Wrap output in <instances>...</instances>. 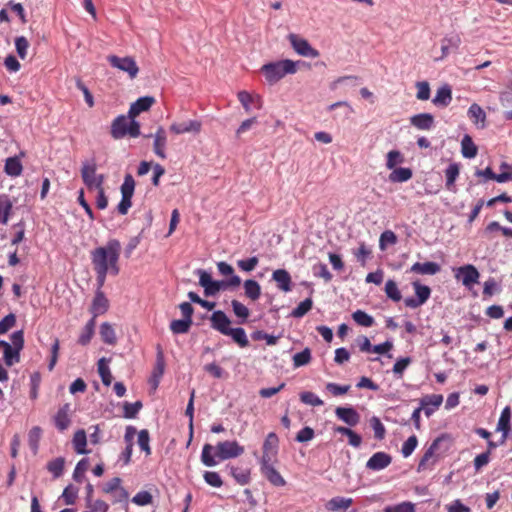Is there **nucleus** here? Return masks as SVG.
<instances>
[{
  "instance_id": "1",
  "label": "nucleus",
  "mask_w": 512,
  "mask_h": 512,
  "mask_svg": "<svg viewBox=\"0 0 512 512\" xmlns=\"http://www.w3.org/2000/svg\"><path fill=\"white\" fill-rule=\"evenodd\" d=\"M120 252L121 243L117 239H111L105 246L95 248L91 252L93 269L108 271L113 276L118 275Z\"/></svg>"
},
{
  "instance_id": "2",
  "label": "nucleus",
  "mask_w": 512,
  "mask_h": 512,
  "mask_svg": "<svg viewBox=\"0 0 512 512\" xmlns=\"http://www.w3.org/2000/svg\"><path fill=\"white\" fill-rule=\"evenodd\" d=\"M261 72L269 85H274L289 74L297 72L296 62L290 59L269 62L261 67Z\"/></svg>"
},
{
  "instance_id": "3",
  "label": "nucleus",
  "mask_w": 512,
  "mask_h": 512,
  "mask_svg": "<svg viewBox=\"0 0 512 512\" xmlns=\"http://www.w3.org/2000/svg\"><path fill=\"white\" fill-rule=\"evenodd\" d=\"M11 344L8 343L3 351V360L6 366L11 367L20 361V352L24 347V332L17 330L10 336Z\"/></svg>"
},
{
  "instance_id": "4",
  "label": "nucleus",
  "mask_w": 512,
  "mask_h": 512,
  "mask_svg": "<svg viewBox=\"0 0 512 512\" xmlns=\"http://www.w3.org/2000/svg\"><path fill=\"white\" fill-rule=\"evenodd\" d=\"M107 60L113 68L127 73L130 79H135L139 73V67L136 61L130 56L119 57L116 55H109Z\"/></svg>"
},
{
  "instance_id": "5",
  "label": "nucleus",
  "mask_w": 512,
  "mask_h": 512,
  "mask_svg": "<svg viewBox=\"0 0 512 512\" xmlns=\"http://www.w3.org/2000/svg\"><path fill=\"white\" fill-rule=\"evenodd\" d=\"M454 277L461 281L463 286L471 289L479 282L480 273L474 265L466 264L454 269Z\"/></svg>"
},
{
  "instance_id": "6",
  "label": "nucleus",
  "mask_w": 512,
  "mask_h": 512,
  "mask_svg": "<svg viewBox=\"0 0 512 512\" xmlns=\"http://www.w3.org/2000/svg\"><path fill=\"white\" fill-rule=\"evenodd\" d=\"M216 456L219 460L236 458L244 453V447L237 441L219 442L216 447Z\"/></svg>"
},
{
  "instance_id": "7",
  "label": "nucleus",
  "mask_w": 512,
  "mask_h": 512,
  "mask_svg": "<svg viewBox=\"0 0 512 512\" xmlns=\"http://www.w3.org/2000/svg\"><path fill=\"white\" fill-rule=\"evenodd\" d=\"M287 38L297 54L309 58H317L319 56V51L313 48L306 39L299 35L291 33Z\"/></svg>"
},
{
  "instance_id": "8",
  "label": "nucleus",
  "mask_w": 512,
  "mask_h": 512,
  "mask_svg": "<svg viewBox=\"0 0 512 512\" xmlns=\"http://www.w3.org/2000/svg\"><path fill=\"white\" fill-rule=\"evenodd\" d=\"M412 285L415 290L416 298L407 297L404 299V304L408 308L415 309L426 303V301L430 298L431 289L426 285H422L418 281L413 282Z\"/></svg>"
},
{
  "instance_id": "9",
  "label": "nucleus",
  "mask_w": 512,
  "mask_h": 512,
  "mask_svg": "<svg viewBox=\"0 0 512 512\" xmlns=\"http://www.w3.org/2000/svg\"><path fill=\"white\" fill-rule=\"evenodd\" d=\"M81 176L85 185L89 188H100L104 182V176L96 173L95 163H84L81 168Z\"/></svg>"
},
{
  "instance_id": "10",
  "label": "nucleus",
  "mask_w": 512,
  "mask_h": 512,
  "mask_svg": "<svg viewBox=\"0 0 512 512\" xmlns=\"http://www.w3.org/2000/svg\"><path fill=\"white\" fill-rule=\"evenodd\" d=\"M144 137H153L154 154L162 160L167 158V133L163 126H158L154 134H148L145 135Z\"/></svg>"
},
{
  "instance_id": "11",
  "label": "nucleus",
  "mask_w": 512,
  "mask_h": 512,
  "mask_svg": "<svg viewBox=\"0 0 512 512\" xmlns=\"http://www.w3.org/2000/svg\"><path fill=\"white\" fill-rule=\"evenodd\" d=\"M279 439L274 432H270L263 443V454L260 462H274L278 453Z\"/></svg>"
},
{
  "instance_id": "12",
  "label": "nucleus",
  "mask_w": 512,
  "mask_h": 512,
  "mask_svg": "<svg viewBox=\"0 0 512 512\" xmlns=\"http://www.w3.org/2000/svg\"><path fill=\"white\" fill-rule=\"evenodd\" d=\"M440 444V438L435 439L430 446L425 450L422 458L418 463L417 470L418 472L431 469L436 463L437 459L435 457V452L438 449Z\"/></svg>"
},
{
  "instance_id": "13",
  "label": "nucleus",
  "mask_w": 512,
  "mask_h": 512,
  "mask_svg": "<svg viewBox=\"0 0 512 512\" xmlns=\"http://www.w3.org/2000/svg\"><path fill=\"white\" fill-rule=\"evenodd\" d=\"M109 308V301L102 290L95 291L94 298L90 306L92 318L96 321L98 316L105 314Z\"/></svg>"
},
{
  "instance_id": "14",
  "label": "nucleus",
  "mask_w": 512,
  "mask_h": 512,
  "mask_svg": "<svg viewBox=\"0 0 512 512\" xmlns=\"http://www.w3.org/2000/svg\"><path fill=\"white\" fill-rule=\"evenodd\" d=\"M71 405L66 403L62 405L53 416V422L58 431L63 432L71 425Z\"/></svg>"
},
{
  "instance_id": "15",
  "label": "nucleus",
  "mask_w": 512,
  "mask_h": 512,
  "mask_svg": "<svg viewBox=\"0 0 512 512\" xmlns=\"http://www.w3.org/2000/svg\"><path fill=\"white\" fill-rule=\"evenodd\" d=\"M260 470L264 477L274 486L283 487L286 485V480L274 468L273 462H260Z\"/></svg>"
},
{
  "instance_id": "16",
  "label": "nucleus",
  "mask_w": 512,
  "mask_h": 512,
  "mask_svg": "<svg viewBox=\"0 0 512 512\" xmlns=\"http://www.w3.org/2000/svg\"><path fill=\"white\" fill-rule=\"evenodd\" d=\"M240 284L241 278L238 275H232V277L224 281L212 280L211 284L208 287H206L204 294L205 296H213L216 295L222 289L228 287H238Z\"/></svg>"
},
{
  "instance_id": "17",
  "label": "nucleus",
  "mask_w": 512,
  "mask_h": 512,
  "mask_svg": "<svg viewBox=\"0 0 512 512\" xmlns=\"http://www.w3.org/2000/svg\"><path fill=\"white\" fill-rule=\"evenodd\" d=\"M392 457L386 452L374 453L366 462V468L372 471H380L388 467Z\"/></svg>"
},
{
  "instance_id": "18",
  "label": "nucleus",
  "mask_w": 512,
  "mask_h": 512,
  "mask_svg": "<svg viewBox=\"0 0 512 512\" xmlns=\"http://www.w3.org/2000/svg\"><path fill=\"white\" fill-rule=\"evenodd\" d=\"M210 323L211 327L221 333L222 335H225L228 330L231 328V320L229 317L221 310L214 311L212 315L210 316Z\"/></svg>"
},
{
  "instance_id": "19",
  "label": "nucleus",
  "mask_w": 512,
  "mask_h": 512,
  "mask_svg": "<svg viewBox=\"0 0 512 512\" xmlns=\"http://www.w3.org/2000/svg\"><path fill=\"white\" fill-rule=\"evenodd\" d=\"M335 415L350 427H354L360 422V414L353 407H337Z\"/></svg>"
},
{
  "instance_id": "20",
  "label": "nucleus",
  "mask_w": 512,
  "mask_h": 512,
  "mask_svg": "<svg viewBox=\"0 0 512 512\" xmlns=\"http://www.w3.org/2000/svg\"><path fill=\"white\" fill-rule=\"evenodd\" d=\"M155 103V98L152 96H143L138 98L130 105L128 114L130 118H135L140 113L148 111Z\"/></svg>"
},
{
  "instance_id": "21",
  "label": "nucleus",
  "mask_w": 512,
  "mask_h": 512,
  "mask_svg": "<svg viewBox=\"0 0 512 512\" xmlns=\"http://www.w3.org/2000/svg\"><path fill=\"white\" fill-rule=\"evenodd\" d=\"M130 121L129 114L117 116L111 124V136L114 139H122L127 136L128 123Z\"/></svg>"
},
{
  "instance_id": "22",
  "label": "nucleus",
  "mask_w": 512,
  "mask_h": 512,
  "mask_svg": "<svg viewBox=\"0 0 512 512\" xmlns=\"http://www.w3.org/2000/svg\"><path fill=\"white\" fill-rule=\"evenodd\" d=\"M25 156L24 152H20L19 155L8 157L5 160L4 172L10 177H18L23 172V165L21 158Z\"/></svg>"
},
{
  "instance_id": "23",
  "label": "nucleus",
  "mask_w": 512,
  "mask_h": 512,
  "mask_svg": "<svg viewBox=\"0 0 512 512\" xmlns=\"http://www.w3.org/2000/svg\"><path fill=\"white\" fill-rule=\"evenodd\" d=\"M202 124L198 120H189L182 123H172L170 125V131L174 134H184V133H199L201 131Z\"/></svg>"
},
{
  "instance_id": "24",
  "label": "nucleus",
  "mask_w": 512,
  "mask_h": 512,
  "mask_svg": "<svg viewBox=\"0 0 512 512\" xmlns=\"http://www.w3.org/2000/svg\"><path fill=\"white\" fill-rule=\"evenodd\" d=\"M443 396L441 394L426 395L420 400L424 414L430 417L442 404Z\"/></svg>"
},
{
  "instance_id": "25",
  "label": "nucleus",
  "mask_w": 512,
  "mask_h": 512,
  "mask_svg": "<svg viewBox=\"0 0 512 512\" xmlns=\"http://www.w3.org/2000/svg\"><path fill=\"white\" fill-rule=\"evenodd\" d=\"M272 280L276 282L278 289L283 292L292 290V279L289 272L285 269H277L272 273Z\"/></svg>"
},
{
  "instance_id": "26",
  "label": "nucleus",
  "mask_w": 512,
  "mask_h": 512,
  "mask_svg": "<svg viewBox=\"0 0 512 512\" xmlns=\"http://www.w3.org/2000/svg\"><path fill=\"white\" fill-rule=\"evenodd\" d=\"M410 123L419 130H430L434 126V117L430 113H420L412 116Z\"/></svg>"
},
{
  "instance_id": "27",
  "label": "nucleus",
  "mask_w": 512,
  "mask_h": 512,
  "mask_svg": "<svg viewBox=\"0 0 512 512\" xmlns=\"http://www.w3.org/2000/svg\"><path fill=\"white\" fill-rule=\"evenodd\" d=\"M440 270H441V267L436 262H425V263L416 262L410 268L411 272L420 274V275H435V274L439 273Z\"/></svg>"
},
{
  "instance_id": "28",
  "label": "nucleus",
  "mask_w": 512,
  "mask_h": 512,
  "mask_svg": "<svg viewBox=\"0 0 512 512\" xmlns=\"http://www.w3.org/2000/svg\"><path fill=\"white\" fill-rule=\"evenodd\" d=\"M452 101V90L449 85H443L438 88L436 95L432 99L434 105L439 107H447Z\"/></svg>"
},
{
  "instance_id": "29",
  "label": "nucleus",
  "mask_w": 512,
  "mask_h": 512,
  "mask_svg": "<svg viewBox=\"0 0 512 512\" xmlns=\"http://www.w3.org/2000/svg\"><path fill=\"white\" fill-rule=\"evenodd\" d=\"M237 97L246 112H250L252 104H254L257 108L262 107V100L259 95H252L249 92L243 90L238 92Z\"/></svg>"
},
{
  "instance_id": "30",
  "label": "nucleus",
  "mask_w": 512,
  "mask_h": 512,
  "mask_svg": "<svg viewBox=\"0 0 512 512\" xmlns=\"http://www.w3.org/2000/svg\"><path fill=\"white\" fill-rule=\"evenodd\" d=\"M413 176V172L408 167H398L392 169V172L389 174V181L392 183H403L410 180Z\"/></svg>"
},
{
  "instance_id": "31",
  "label": "nucleus",
  "mask_w": 512,
  "mask_h": 512,
  "mask_svg": "<svg viewBox=\"0 0 512 512\" xmlns=\"http://www.w3.org/2000/svg\"><path fill=\"white\" fill-rule=\"evenodd\" d=\"M352 503L353 500L351 498L336 496L326 503V508L329 511H345L352 505Z\"/></svg>"
},
{
  "instance_id": "32",
  "label": "nucleus",
  "mask_w": 512,
  "mask_h": 512,
  "mask_svg": "<svg viewBox=\"0 0 512 512\" xmlns=\"http://www.w3.org/2000/svg\"><path fill=\"white\" fill-rule=\"evenodd\" d=\"M244 293L247 298L252 301H256L261 296V286L253 279L245 280L243 283Z\"/></svg>"
},
{
  "instance_id": "33",
  "label": "nucleus",
  "mask_w": 512,
  "mask_h": 512,
  "mask_svg": "<svg viewBox=\"0 0 512 512\" xmlns=\"http://www.w3.org/2000/svg\"><path fill=\"white\" fill-rule=\"evenodd\" d=\"M74 450L77 454H87L89 451L86 449L87 436L83 429H79L74 433L72 439Z\"/></svg>"
},
{
  "instance_id": "34",
  "label": "nucleus",
  "mask_w": 512,
  "mask_h": 512,
  "mask_svg": "<svg viewBox=\"0 0 512 512\" xmlns=\"http://www.w3.org/2000/svg\"><path fill=\"white\" fill-rule=\"evenodd\" d=\"M478 148L470 135L465 134L461 140V153L464 158H474L477 155Z\"/></svg>"
},
{
  "instance_id": "35",
  "label": "nucleus",
  "mask_w": 512,
  "mask_h": 512,
  "mask_svg": "<svg viewBox=\"0 0 512 512\" xmlns=\"http://www.w3.org/2000/svg\"><path fill=\"white\" fill-rule=\"evenodd\" d=\"M225 336H230L232 340L239 345L241 348H245L249 345V340L246 332L241 327L230 328Z\"/></svg>"
},
{
  "instance_id": "36",
  "label": "nucleus",
  "mask_w": 512,
  "mask_h": 512,
  "mask_svg": "<svg viewBox=\"0 0 512 512\" xmlns=\"http://www.w3.org/2000/svg\"><path fill=\"white\" fill-rule=\"evenodd\" d=\"M334 432L347 436L348 440H349V444L351 446H353L354 448L360 447V445L362 443L361 436L348 427L336 426V427H334Z\"/></svg>"
},
{
  "instance_id": "37",
  "label": "nucleus",
  "mask_w": 512,
  "mask_h": 512,
  "mask_svg": "<svg viewBox=\"0 0 512 512\" xmlns=\"http://www.w3.org/2000/svg\"><path fill=\"white\" fill-rule=\"evenodd\" d=\"M216 450L211 444H205L201 452V461L207 467H213L217 465Z\"/></svg>"
},
{
  "instance_id": "38",
  "label": "nucleus",
  "mask_w": 512,
  "mask_h": 512,
  "mask_svg": "<svg viewBox=\"0 0 512 512\" xmlns=\"http://www.w3.org/2000/svg\"><path fill=\"white\" fill-rule=\"evenodd\" d=\"M12 202L8 195L0 194V222L2 224H7L11 210H12Z\"/></svg>"
},
{
  "instance_id": "39",
  "label": "nucleus",
  "mask_w": 512,
  "mask_h": 512,
  "mask_svg": "<svg viewBox=\"0 0 512 512\" xmlns=\"http://www.w3.org/2000/svg\"><path fill=\"white\" fill-rule=\"evenodd\" d=\"M468 117L472 120L474 124H482V127L485 126L486 113L481 108L480 105L473 103L468 109Z\"/></svg>"
},
{
  "instance_id": "40",
  "label": "nucleus",
  "mask_w": 512,
  "mask_h": 512,
  "mask_svg": "<svg viewBox=\"0 0 512 512\" xmlns=\"http://www.w3.org/2000/svg\"><path fill=\"white\" fill-rule=\"evenodd\" d=\"M95 325H96V321L94 319H90L86 323V325L84 326V328L78 338V343L80 345L86 346L90 343V341L94 335Z\"/></svg>"
},
{
  "instance_id": "41",
  "label": "nucleus",
  "mask_w": 512,
  "mask_h": 512,
  "mask_svg": "<svg viewBox=\"0 0 512 512\" xmlns=\"http://www.w3.org/2000/svg\"><path fill=\"white\" fill-rule=\"evenodd\" d=\"M100 335L104 343L114 345L117 341L115 330L108 322H104L100 326Z\"/></svg>"
},
{
  "instance_id": "42",
  "label": "nucleus",
  "mask_w": 512,
  "mask_h": 512,
  "mask_svg": "<svg viewBox=\"0 0 512 512\" xmlns=\"http://www.w3.org/2000/svg\"><path fill=\"white\" fill-rule=\"evenodd\" d=\"M511 408L506 406L499 417L496 430L499 432L510 431Z\"/></svg>"
},
{
  "instance_id": "43",
  "label": "nucleus",
  "mask_w": 512,
  "mask_h": 512,
  "mask_svg": "<svg viewBox=\"0 0 512 512\" xmlns=\"http://www.w3.org/2000/svg\"><path fill=\"white\" fill-rule=\"evenodd\" d=\"M231 306L235 316L240 319L239 324L245 323L250 314L249 309L238 300H232Z\"/></svg>"
},
{
  "instance_id": "44",
  "label": "nucleus",
  "mask_w": 512,
  "mask_h": 512,
  "mask_svg": "<svg viewBox=\"0 0 512 512\" xmlns=\"http://www.w3.org/2000/svg\"><path fill=\"white\" fill-rule=\"evenodd\" d=\"M459 176V166L456 163H451L445 169L446 187L448 190H453L454 183Z\"/></svg>"
},
{
  "instance_id": "45",
  "label": "nucleus",
  "mask_w": 512,
  "mask_h": 512,
  "mask_svg": "<svg viewBox=\"0 0 512 512\" xmlns=\"http://www.w3.org/2000/svg\"><path fill=\"white\" fill-rule=\"evenodd\" d=\"M64 464V458L57 457L47 463V470L53 475L54 478H59L64 472Z\"/></svg>"
},
{
  "instance_id": "46",
  "label": "nucleus",
  "mask_w": 512,
  "mask_h": 512,
  "mask_svg": "<svg viewBox=\"0 0 512 512\" xmlns=\"http://www.w3.org/2000/svg\"><path fill=\"white\" fill-rule=\"evenodd\" d=\"M191 325L192 320L189 319L173 320L170 323V330L173 334H185L189 331Z\"/></svg>"
},
{
  "instance_id": "47",
  "label": "nucleus",
  "mask_w": 512,
  "mask_h": 512,
  "mask_svg": "<svg viewBox=\"0 0 512 512\" xmlns=\"http://www.w3.org/2000/svg\"><path fill=\"white\" fill-rule=\"evenodd\" d=\"M98 372L101 377L102 383L105 386H110L112 383V374L105 358H101L98 361Z\"/></svg>"
},
{
  "instance_id": "48",
  "label": "nucleus",
  "mask_w": 512,
  "mask_h": 512,
  "mask_svg": "<svg viewBox=\"0 0 512 512\" xmlns=\"http://www.w3.org/2000/svg\"><path fill=\"white\" fill-rule=\"evenodd\" d=\"M312 359L311 350L309 348H305L301 352L294 354L293 356V367L299 368L305 366L310 363Z\"/></svg>"
},
{
  "instance_id": "49",
  "label": "nucleus",
  "mask_w": 512,
  "mask_h": 512,
  "mask_svg": "<svg viewBox=\"0 0 512 512\" xmlns=\"http://www.w3.org/2000/svg\"><path fill=\"white\" fill-rule=\"evenodd\" d=\"M312 306H313L312 299L306 298L305 300L300 302L297 307H295L292 310L290 315L294 318H302L304 315H306L312 309Z\"/></svg>"
},
{
  "instance_id": "50",
  "label": "nucleus",
  "mask_w": 512,
  "mask_h": 512,
  "mask_svg": "<svg viewBox=\"0 0 512 512\" xmlns=\"http://www.w3.org/2000/svg\"><path fill=\"white\" fill-rule=\"evenodd\" d=\"M352 318L358 325L363 327H371L374 324V318L363 310L353 312Z\"/></svg>"
},
{
  "instance_id": "51",
  "label": "nucleus",
  "mask_w": 512,
  "mask_h": 512,
  "mask_svg": "<svg viewBox=\"0 0 512 512\" xmlns=\"http://www.w3.org/2000/svg\"><path fill=\"white\" fill-rule=\"evenodd\" d=\"M404 162V156L398 150H391L386 155V167L389 170L394 169L398 164Z\"/></svg>"
},
{
  "instance_id": "52",
  "label": "nucleus",
  "mask_w": 512,
  "mask_h": 512,
  "mask_svg": "<svg viewBox=\"0 0 512 512\" xmlns=\"http://www.w3.org/2000/svg\"><path fill=\"white\" fill-rule=\"evenodd\" d=\"M385 293L388 298L394 302H399L402 299L400 290L398 289L397 283L394 280H388L385 283Z\"/></svg>"
},
{
  "instance_id": "53",
  "label": "nucleus",
  "mask_w": 512,
  "mask_h": 512,
  "mask_svg": "<svg viewBox=\"0 0 512 512\" xmlns=\"http://www.w3.org/2000/svg\"><path fill=\"white\" fill-rule=\"evenodd\" d=\"M138 445L140 449L145 453L146 456H149L151 454V448H150V435L148 430L143 429L139 431L138 433Z\"/></svg>"
},
{
  "instance_id": "54",
  "label": "nucleus",
  "mask_w": 512,
  "mask_h": 512,
  "mask_svg": "<svg viewBox=\"0 0 512 512\" xmlns=\"http://www.w3.org/2000/svg\"><path fill=\"white\" fill-rule=\"evenodd\" d=\"M370 426L374 431V437L377 440H383L386 434V429L381 420L377 416L370 419Z\"/></svg>"
},
{
  "instance_id": "55",
  "label": "nucleus",
  "mask_w": 512,
  "mask_h": 512,
  "mask_svg": "<svg viewBox=\"0 0 512 512\" xmlns=\"http://www.w3.org/2000/svg\"><path fill=\"white\" fill-rule=\"evenodd\" d=\"M89 467V460L87 458L81 459L77 464L73 472V479L76 482H82L85 477V472Z\"/></svg>"
},
{
  "instance_id": "56",
  "label": "nucleus",
  "mask_w": 512,
  "mask_h": 512,
  "mask_svg": "<svg viewBox=\"0 0 512 512\" xmlns=\"http://www.w3.org/2000/svg\"><path fill=\"white\" fill-rule=\"evenodd\" d=\"M135 190V181L131 174H126L124 181L121 185V195L126 197H133Z\"/></svg>"
},
{
  "instance_id": "57",
  "label": "nucleus",
  "mask_w": 512,
  "mask_h": 512,
  "mask_svg": "<svg viewBox=\"0 0 512 512\" xmlns=\"http://www.w3.org/2000/svg\"><path fill=\"white\" fill-rule=\"evenodd\" d=\"M353 254L357 261L364 266L367 260L371 257L372 251L365 243H361L359 248L355 250Z\"/></svg>"
},
{
  "instance_id": "58",
  "label": "nucleus",
  "mask_w": 512,
  "mask_h": 512,
  "mask_svg": "<svg viewBox=\"0 0 512 512\" xmlns=\"http://www.w3.org/2000/svg\"><path fill=\"white\" fill-rule=\"evenodd\" d=\"M142 408V403L140 401H136L134 403L126 402L123 407V415L127 419L135 418Z\"/></svg>"
},
{
  "instance_id": "59",
  "label": "nucleus",
  "mask_w": 512,
  "mask_h": 512,
  "mask_svg": "<svg viewBox=\"0 0 512 512\" xmlns=\"http://www.w3.org/2000/svg\"><path fill=\"white\" fill-rule=\"evenodd\" d=\"M300 400L307 405L314 407L322 406L324 402L313 392L305 391L300 394Z\"/></svg>"
},
{
  "instance_id": "60",
  "label": "nucleus",
  "mask_w": 512,
  "mask_h": 512,
  "mask_svg": "<svg viewBox=\"0 0 512 512\" xmlns=\"http://www.w3.org/2000/svg\"><path fill=\"white\" fill-rule=\"evenodd\" d=\"M252 338L254 340H265L266 341V344L269 345V346H273V345H276L279 338H280V335H271V334H268L264 331H255L252 333Z\"/></svg>"
},
{
  "instance_id": "61",
  "label": "nucleus",
  "mask_w": 512,
  "mask_h": 512,
  "mask_svg": "<svg viewBox=\"0 0 512 512\" xmlns=\"http://www.w3.org/2000/svg\"><path fill=\"white\" fill-rule=\"evenodd\" d=\"M259 263V259L257 256H253L247 259H241L237 261V266L240 270L244 272L253 271Z\"/></svg>"
},
{
  "instance_id": "62",
  "label": "nucleus",
  "mask_w": 512,
  "mask_h": 512,
  "mask_svg": "<svg viewBox=\"0 0 512 512\" xmlns=\"http://www.w3.org/2000/svg\"><path fill=\"white\" fill-rule=\"evenodd\" d=\"M384 512H415V505L412 502L405 501L385 507Z\"/></svg>"
},
{
  "instance_id": "63",
  "label": "nucleus",
  "mask_w": 512,
  "mask_h": 512,
  "mask_svg": "<svg viewBox=\"0 0 512 512\" xmlns=\"http://www.w3.org/2000/svg\"><path fill=\"white\" fill-rule=\"evenodd\" d=\"M418 444V439L415 435L410 436L402 445L401 453L403 457H409L414 450L416 449Z\"/></svg>"
},
{
  "instance_id": "64",
  "label": "nucleus",
  "mask_w": 512,
  "mask_h": 512,
  "mask_svg": "<svg viewBox=\"0 0 512 512\" xmlns=\"http://www.w3.org/2000/svg\"><path fill=\"white\" fill-rule=\"evenodd\" d=\"M203 478L205 482L212 487L219 488L223 485V481L219 473L215 471H205Z\"/></svg>"
}]
</instances>
